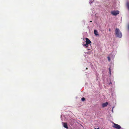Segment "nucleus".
<instances>
[{"mask_svg": "<svg viewBox=\"0 0 129 129\" xmlns=\"http://www.w3.org/2000/svg\"><path fill=\"white\" fill-rule=\"evenodd\" d=\"M116 36L119 38H121L122 36V33L120 31L118 28H116L115 30Z\"/></svg>", "mask_w": 129, "mask_h": 129, "instance_id": "1", "label": "nucleus"}, {"mask_svg": "<svg viewBox=\"0 0 129 129\" xmlns=\"http://www.w3.org/2000/svg\"><path fill=\"white\" fill-rule=\"evenodd\" d=\"M111 13L112 15L116 16L119 14V12L118 11H111Z\"/></svg>", "mask_w": 129, "mask_h": 129, "instance_id": "2", "label": "nucleus"}, {"mask_svg": "<svg viewBox=\"0 0 129 129\" xmlns=\"http://www.w3.org/2000/svg\"><path fill=\"white\" fill-rule=\"evenodd\" d=\"M113 124L114 125L113 126V127H114L118 129H120L121 128V127L118 124L114 123Z\"/></svg>", "mask_w": 129, "mask_h": 129, "instance_id": "3", "label": "nucleus"}, {"mask_svg": "<svg viewBox=\"0 0 129 129\" xmlns=\"http://www.w3.org/2000/svg\"><path fill=\"white\" fill-rule=\"evenodd\" d=\"M91 43L90 40L87 38H86V43L90 44Z\"/></svg>", "mask_w": 129, "mask_h": 129, "instance_id": "4", "label": "nucleus"}, {"mask_svg": "<svg viewBox=\"0 0 129 129\" xmlns=\"http://www.w3.org/2000/svg\"><path fill=\"white\" fill-rule=\"evenodd\" d=\"M108 103L107 102H106L105 103H103L102 104V106L103 107H104L107 106L108 105Z\"/></svg>", "mask_w": 129, "mask_h": 129, "instance_id": "5", "label": "nucleus"}, {"mask_svg": "<svg viewBox=\"0 0 129 129\" xmlns=\"http://www.w3.org/2000/svg\"><path fill=\"white\" fill-rule=\"evenodd\" d=\"M62 125H63V127H65L66 128H68V127L67 126V123H64L63 122H62Z\"/></svg>", "mask_w": 129, "mask_h": 129, "instance_id": "6", "label": "nucleus"}, {"mask_svg": "<svg viewBox=\"0 0 129 129\" xmlns=\"http://www.w3.org/2000/svg\"><path fill=\"white\" fill-rule=\"evenodd\" d=\"M94 33L95 36H97L99 35L98 32L96 30H94Z\"/></svg>", "mask_w": 129, "mask_h": 129, "instance_id": "7", "label": "nucleus"}, {"mask_svg": "<svg viewBox=\"0 0 129 129\" xmlns=\"http://www.w3.org/2000/svg\"><path fill=\"white\" fill-rule=\"evenodd\" d=\"M83 46H85L86 47H87L89 46L90 45V44L86 43L85 44H83Z\"/></svg>", "mask_w": 129, "mask_h": 129, "instance_id": "8", "label": "nucleus"}, {"mask_svg": "<svg viewBox=\"0 0 129 129\" xmlns=\"http://www.w3.org/2000/svg\"><path fill=\"white\" fill-rule=\"evenodd\" d=\"M127 6L128 10H129V2H127L126 3Z\"/></svg>", "mask_w": 129, "mask_h": 129, "instance_id": "9", "label": "nucleus"}, {"mask_svg": "<svg viewBox=\"0 0 129 129\" xmlns=\"http://www.w3.org/2000/svg\"><path fill=\"white\" fill-rule=\"evenodd\" d=\"M85 100V99L84 98H82L81 99V100L83 101H84Z\"/></svg>", "mask_w": 129, "mask_h": 129, "instance_id": "10", "label": "nucleus"}, {"mask_svg": "<svg viewBox=\"0 0 129 129\" xmlns=\"http://www.w3.org/2000/svg\"><path fill=\"white\" fill-rule=\"evenodd\" d=\"M108 60L109 61H110V58L109 57H108Z\"/></svg>", "mask_w": 129, "mask_h": 129, "instance_id": "11", "label": "nucleus"}, {"mask_svg": "<svg viewBox=\"0 0 129 129\" xmlns=\"http://www.w3.org/2000/svg\"><path fill=\"white\" fill-rule=\"evenodd\" d=\"M93 2V1H90L89 3L90 4H91V3Z\"/></svg>", "mask_w": 129, "mask_h": 129, "instance_id": "12", "label": "nucleus"}, {"mask_svg": "<svg viewBox=\"0 0 129 129\" xmlns=\"http://www.w3.org/2000/svg\"><path fill=\"white\" fill-rule=\"evenodd\" d=\"M109 70L110 73V74L111 73V71L110 69V68L109 69Z\"/></svg>", "mask_w": 129, "mask_h": 129, "instance_id": "13", "label": "nucleus"}, {"mask_svg": "<svg viewBox=\"0 0 129 129\" xmlns=\"http://www.w3.org/2000/svg\"><path fill=\"white\" fill-rule=\"evenodd\" d=\"M128 29L129 30V24L128 25Z\"/></svg>", "mask_w": 129, "mask_h": 129, "instance_id": "14", "label": "nucleus"}, {"mask_svg": "<svg viewBox=\"0 0 129 129\" xmlns=\"http://www.w3.org/2000/svg\"><path fill=\"white\" fill-rule=\"evenodd\" d=\"M109 31H111V29H110V28H109Z\"/></svg>", "mask_w": 129, "mask_h": 129, "instance_id": "15", "label": "nucleus"}, {"mask_svg": "<svg viewBox=\"0 0 129 129\" xmlns=\"http://www.w3.org/2000/svg\"><path fill=\"white\" fill-rule=\"evenodd\" d=\"M95 129H99V128H98L97 129H96V128H95Z\"/></svg>", "mask_w": 129, "mask_h": 129, "instance_id": "16", "label": "nucleus"}, {"mask_svg": "<svg viewBox=\"0 0 129 129\" xmlns=\"http://www.w3.org/2000/svg\"><path fill=\"white\" fill-rule=\"evenodd\" d=\"M113 109H112V112H113Z\"/></svg>", "mask_w": 129, "mask_h": 129, "instance_id": "17", "label": "nucleus"}, {"mask_svg": "<svg viewBox=\"0 0 129 129\" xmlns=\"http://www.w3.org/2000/svg\"><path fill=\"white\" fill-rule=\"evenodd\" d=\"M90 22H92V21H90Z\"/></svg>", "mask_w": 129, "mask_h": 129, "instance_id": "18", "label": "nucleus"}, {"mask_svg": "<svg viewBox=\"0 0 129 129\" xmlns=\"http://www.w3.org/2000/svg\"><path fill=\"white\" fill-rule=\"evenodd\" d=\"M87 69V68H86V69Z\"/></svg>", "mask_w": 129, "mask_h": 129, "instance_id": "19", "label": "nucleus"}]
</instances>
